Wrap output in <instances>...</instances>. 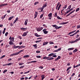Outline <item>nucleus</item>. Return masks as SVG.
Returning <instances> with one entry per match:
<instances>
[{"mask_svg": "<svg viewBox=\"0 0 80 80\" xmlns=\"http://www.w3.org/2000/svg\"><path fill=\"white\" fill-rule=\"evenodd\" d=\"M24 67H25L24 66H22L21 67H20L19 68H23Z\"/></svg>", "mask_w": 80, "mask_h": 80, "instance_id": "864d4df0", "label": "nucleus"}, {"mask_svg": "<svg viewBox=\"0 0 80 80\" xmlns=\"http://www.w3.org/2000/svg\"><path fill=\"white\" fill-rule=\"evenodd\" d=\"M42 77V80H43L44 78H45V75H42L41 76Z\"/></svg>", "mask_w": 80, "mask_h": 80, "instance_id": "4be33fe9", "label": "nucleus"}, {"mask_svg": "<svg viewBox=\"0 0 80 80\" xmlns=\"http://www.w3.org/2000/svg\"><path fill=\"white\" fill-rule=\"evenodd\" d=\"M21 47H22V48H25L26 47L24 46H20V47L19 48H18V49H20V48H22Z\"/></svg>", "mask_w": 80, "mask_h": 80, "instance_id": "aec40b11", "label": "nucleus"}, {"mask_svg": "<svg viewBox=\"0 0 80 80\" xmlns=\"http://www.w3.org/2000/svg\"><path fill=\"white\" fill-rule=\"evenodd\" d=\"M52 27H55L56 30H57V29H59V28H62V26H59L58 27L56 25H52Z\"/></svg>", "mask_w": 80, "mask_h": 80, "instance_id": "f257e3e1", "label": "nucleus"}, {"mask_svg": "<svg viewBox=\"0 0 80 80\" xmlns=\"http://www.w3.org/2000/svg\"><path fill=\"white\" fill-rule=\"evenodd\" d=\"M4 7V4H2L0 5V7Z\"/></svg>", "mask_w": 80, "mask_h": 80, "instance_id": "49530a36", "label": "nucleus"}, {"mask_svg": "<svg viewBox=\"0 0 80 80\" xmlns=\"http://www.w3.org/2000/svg\"><path fill=\"white\" fill-rule=\"evenodd\" d=\"M54 54H53V53H51L49 54L48 57H52V56H53Z\"/></svg>", "mask_w": 80, "mask_h": 80, "instance_id": "5701e85b", "label": "nucleus"}, {"mask_svg": "<svg viewBox=\"0 0 80 80\" xmlns=\"http://www.w3.org/2000/svg\"><path fill=\"white\" fill-rule=\"evenodd\" d=\"M43 27L38 28H37V31H38V32H40V31H41V30H43Z\"/></svg>", "mask_w": 80, "mask_h": 80, "instance_id": "f03ea898", "label": "nucleus"}, {"mask_svg": "<svg viewBox=\"0 0 80 80\" xmlns=\"http://www.w3.org/2000/svg\"><path fill=\"white\" fill-rule=\"evenodd\" d=\"M36 57H37L38 58H41L40 56H36Z\"/></svg>", "mask_w": 80, "mask_h": 80, "instance_id": "8fccbe9b", "label": "nucleus"}, {"mask_svg": "<svg viewBox=\"0 0 80 80\" xmlns=\"http://www.w3.org/2000/svg\"><path fill=\"white\" fill-rule=\"evenodd\" d=\"M23 51H24V49H23V50H20V51H19V52L20 53L22 52H23Z\"/></svg>", "mask_w": 80, "mask_h": 80, "instance_id": "3c124183", "label": "nucleus"}, {"mask_svg": "<svg viewBox=\"0 0 80 80\" xmlns=\"http://www.w3.org/2000/svg\"><path fill=\"white\" fill-rule=\"evenodd\" d=\"M79 10H80V8H78L76 10V12H78V11H79Z\"/></svg>", "mask_w": 80, "mask_h": 80, "instance_id": "6e6d98bb", "label": "nucleus"}, {"mask_svg": "<svg viewBox=\"0 0 80 80\" xmlns=\"http://www.w3.org/2000/svg\"><path fill=\"white\" fill-rule=\"evenodd\" d=\"M21 30H22V31H26L27 30H28V28H20Z\"/></svg>", "mask_w": 80, "mask_h": 80, "instance_id": "0eeeda50", "label": "nucleus"}, {"mask_svg": "<svg viewBox=\"0 0 80 80\" xmlns=\"http://www.w3.org/2000/svg\"><path fill=\"white\" fill-rule=\"evenodd\" d=\"M7 71H8V70L7 69H5L4 70V71L3 72V73H5V72H7Z\"/></svg>", "mask_w": 80, "mask_h": 80, "instance_id": "79ce46f5", "label": "nucleus"}, {"mask_svg": "<svg viewBox=\"0 0 80 80\" xmlns=\"http://www.w3.org/2000/svg\"><path fill=\"white\" fill-rule=\"evenodd\" d=\"M42 42V40H40L39 41H35V43H38V42Z\"/></svg>", "mask_w": 80, "mask_h": 80, "instance_id": "c03bdc74", "label": "nucleus"}, {"mask_svg": "<svg viewBox=\"0 0 80 80\" xmlns=\"http://www.w3.org/2000/svg\"><path fill=\"white\" fill-rule=\"evenodd\" d=\"M18 38L19 39H22V37L20 36H18Z\"/></svg>", "mask_w": 80, "mask_h": 80, "instance_id": "2f4dec72", "label": "nucleus"}, {"mask_svg": "<svg viewBox=\"0 0 80 80\" xmlns=\"http://www.w3.org/2000/svg\"><path fill=\"white\" fill-rule=\"evenodd\" d=\"M35 13L34 14L35 17H34V19H35V18H37V15H38V12L37 11H35Z\"/></svg>", "mask_w": 80, "mask_h": 80, "instance_id": "1a4fd4ad", "label": "nucleus"}, {"mask_svg": "<svg viewBox=\"0 0 80 80\" xmlns=\"http://www.w3.org/2000/svg\"><path fill=\"white\" fill-rule=\"evenodd\" d=\"M37 61H31V63H35L37 62Z\"/></svg>", "mask_w": 80, "mask_h": 80, "instance_id": "09e8293b", "label": "nucleus"}, {"mask_svg": "<svg viewBox=\"0 0 80 80\" xmlns=\"http://www.w3.org/2000/svg\"><path fill=\"white\" fill-rule=\"evenodd\" d=\"M77 51H78V49H76L73 51V53H75V52H76Z\"/></svg>", "mask_w": 80, "mask_h": 80, "instance_id": "393cba45", "label": "nucleus"}, {"mask_svg": "<svg viewBox=\"0 0 80 80\" xmlns=\"http://www.w3.org/2000/svg\"><path fill=\"white\" fill-rule=\"evenodd\" d=\"M8 34V32H6L5 34V35L7 37V35Z\"/></svg>", "mask_w": 80, "mask_h": 80, "instance_id": "bf43d9fd", "label": "nucleus"}, {"mask_svg": "<svg viewBox=\"0 0 80 80\" xmlns=\"http://www.w3.org/2000/svg\"><path fill=\"white\" fill-rule=\"evenodd\" d=\"M47 29H45L43 30V32L44 34H47V33H48V31H47Z\"/></svg>", "mask_w": 80, "mask_h": 80, "instance_id": "6e6552de", "label": "nucleus"}, {"mask_svg": "<svg viewBox=\"0 0 80 80\" xmlns=\"http://www.w3.org/2000/svg\"><path fill=\"white\" fill-rule=\"evenodd\" d=\"M75 10H72L70 13H69V14H68L66 16V17H68L69 15H71V14H72V13H73V12H75Z\"/></svg>", "mask_w": 80, "mask_h": 80, "instance_id": "7ed1b4c3", "label": "nucleus"}, {"mask_svg": "<svg viewBox=\"0 0 80 80\" xmlns=\"http://www.w3.org/2000/svg\"><path fill=\"white\" fill-rule=\"evenodd\" d=\"M77 27L78 29L80 28V25H78Z\"/></svg>", "mask_w": 80, "mask_h": 80, "instance_id": "338daca9", "label": "nucleus"}, {"mask_svg": "<svg viewBox=\"0 0 80 80\" xmlns=\"http://www.w3.org/2000/svg\"><path fill=\"white\" fill-rule=\"evenodd\" d=\"M57 18H58V19H59V20L62 19V18L58 16H57Z\"/></svg>", "mask_w": 80, "mask_h": 80, "instance_id": "cd10ccee", "label": "nucleus"}, {"mask_svg": "<svg viewBox=\"0 0 80 80\" xmlns=\"http://www.w3.org/2000/svg\"><path fill=\"white\" fill-rule=\"evenodd\" d=\"M5 30H6V28H4V30L2 32V33L3 34H5Z\"/></svg>", "mask_w": 80, "mask_h": 80, "instance_id": "bb28decb", "label": "nucleus"}, {"mask_svg": "<svg viewBox=\"0 0 80 80\" xmlns=\"http://www.w3.org/2000/svg\"><path fill=\"white\" fill-rule=\"evenodd\" d=\"M28 33V31L24 32L23 33V35H22V37H26V36H27V33Z\"/></svg>", "mask_w": 80, "mask_h": 80, "instance_id": "423d86ee", "label": "nucleus"}, {"mask_svg": "<svg viewBox=\"0 0 80 80\" xmlns=\"http://www.w3.org/2000/svg\"><path fill=\"white\" fill-rule=\"evenodd\" d=\"M47 7V5H44L43 6H42V7L44 8L45 7Z\"/></svg>", "mask_w": 80, "mask_h": 80, "instance_id": "4d7b16f0", "label": "nucleus"}, {"mask_svg": "<svg viewBox=\"0 0 80 80\" xmlns=\"http://www.w3.org/2000/svg\"><path fill=\"white\" fill-rule=\"evenodd\" d=\"M24 63H19V65H23Z\"/></svg>", "mask_w": 80, "mask_h": 80, "instance_id": "603ef678", "label": "nucleus"}, {"mask_svg": "<svg viewBox=\"0 0 80 80\" xmlns=\"http://www.w3.org/2000/svg\"><path fill=\"white\" fill-rule=\"evenodd\" d=\"M30 72V71H28L27 72H26L24 73V74H26L27 73H29Z\"/></svg>", "mask_w": 80, "mask_h": 80, "instance_id": "052dcab7", "label": "nucleus"}, {"mask_svg": "<svg viewBox=\"0 0 80 80\" xmlns=\"http://www.w3.org/2000/svg\"><path fill=\"white\" fill-rule=\"evenodd\" d=\"M68 22H62L61 23H59V25H65V24H67V23H68Z\"/></svg>", "mask_w": 80, "mask_h": 80, "instance_id": "9d476101", "label": "nucleus"}, {"mask_svg": "<svg viewBox=\"0 0 80 80\" xmlns=\"http://www.w3.org/2000/svg\"><path fill=\"white\" fill-rule=\"evenodd\" d=\"M49 58L48 57H47L46 56L43 57V59H48Z\"/></svg>", "mask_w": 80, "mask_h": 80, "instance_id": "c756f323", "label": "nucleus"}, {"mask_svg": "<svg viewBox=\"0 0 80 80\" xmlns=\"http://www.w3.org/2000/svg\"><path fill=\"white\" fill-rule=\"evenodd\" d=\"M36 52V53H40V52L39 51H37Z\"/></svg>", "mask_w": 80, "mask_h": 80, "instance_id": "774afa93", "label": "nucleus"}, {"mask_svg": "<svg viewBox=\"0 0 80 80\" xmlns=\"http://www.w3.org/2000/svg\"><path fill=\"white\" fill-rule=\"evenodd\" d=\"M73 50V48H70L68 49V50L70 51V50Z\"/></svg>", "mask_w": 80, "mask_h": 80, "instance_id": "7c9ffc66", "label": "nucleus"}, {"mask_svg": "<svg viewBox=\"0 0 80 80\" xmlns=\"http://www.w3.org/2000/svg\"><path fill=\"white\" fill-rule=\"evenodd\" d=\"M34 35L36 37H41V35H38L37 33H34Z\"/></svg>", "mask_w": 80, "mask_h": 80, "instance_id": "dca6fc26", "label": "nucleus"}, {"mask_svg": "<svg viewBox=\"0 0 80 80\" xmlns=\"http://www.w3.org/2000/svg\"><path fill=\"white\" fill-rule=\"evenodd\" d=\"M44 14V13H43V14H42L41 15L40 17V18H42V17H43Z\"/></svg>", "mask_w": 80, "mask_h": 80, "instance_id": "a18cd8bd", "label": "nucleus"}, {"mask_svg": "<svg viewBox=\"0 0 80 80\" xmlns=\"http://www.w3.org/2000/svg\"><path fill=\"white\" fill-rule=\"evenodd\" d=\"M67 5H66L64 6V7H63V8H64V9H65V8H67Z\"/></svg>", "mask_w": 80, "mask_h": 80, "instance_id": "c9c22d12", "label": "nucleus"}, {"mask_svg": "<svg viewBox=\"0 0 80 80\" xmlns=\"http://www.w3.org/2000/svg\"><path fill=\"white\" fill-rule=\"evenodd\" d=\"M60 58H61V57L60 56H58V57L55 60V61H57Z\"/></svg>", "mask_w": 80, "mask_h": 80, "instance_id": "f8f14e48", "label": "nucleus"}, {"mask_svg": "<svg viewBox=\"0 0 80 80\" xmlns=\"http://www.w3.org/2000/svg\"><path fill=\"white\" fill-rule=\"evenodd\" d=\"M20 54V52H19V51L17 53H15V54L16 55H18V54Z\"/></svg>", "mask_w": 80, "mask_h": 80, "instance_id": "de8ad7c7", "label": "nucleus"}, {"mask_svg": "<svg viewBox=\"0 0 80 80\" xmlns=\"http://www.w3.org/2000/svg\"><path fill=\"white\" fill-rule=\"evenodd\" d=\"M27 23H28V19H26L25 20L24 22L25 25H27Z\"/></svg>", "mask_w": 80, "mask_h": 80, "instance_id": "ddd939ff", "label": "nucleus"}, {"mask_svg": "<svg viewBox=\"0 0 80 80\" xmlns=\"http://www.w3.org/2000/svg\"><path fill=\"white\" fill-rule=\"evenodd\" d=\"M48 42H44L43 45H47V44H48Z\"/></svg>", "mask_w": 80, "mask_h": 80, "instance_id": "6ab92c4d", "label": "nucleus"}, {"mask_svg": "<svg viewBox=\"0 0 80 80\" xmlns=\"http://www.w3.org/2000/svg\"><path fill=\"white\" fill-rule=\"evenodd\" d=\"M48 18L50 19V20H51L52 19V13H50L48 15Z\"/></svg>", "mask_w": 80, "mask_h": 80, "instance_id": "20e7f679", "label": "nucleus"}, {"mask_svg": "<svg viewBox=\"0 0 80 80\" xmlns=\"http://www.w3.org/2000/svg\"><path fill=\"white\" fill-rule=\"evenodd\" d=\"M15 39V38L14 37H10L9 38V40H12V42H14V40Z\"/></svg>", "mask_w": 80, "mask_h": 80, "instance_id": "9b49d317", "label": "nucleus"}, {"mask_svg": "<svg viewBox=\"0 0 80 80\" xmlns=\"http://www.w3.org/2000/svg\"><path fill=\"white\" fill-rule=\"evenodd\" d=\"M54 59V58L53 57H49L48 59H47V60H53Z\"/></svg>", "mask_w": 80, "mask_h": 80, "instance_id": "4468645a", "label": "nucleus"}, {"mask_svg": "<svg viewBox=\"0 0 80 80\" xmlns=\"http://www.w3.org/2000/svg\"><path fill=\"white\" fill-rule=\"evenodd\" d=\"M39 3V2H36L34 3V5H37V4H38Z\"/></svg>", "mask_w": 80, "mask_h": 80, "instance_id": "37998d69", "label": "nucleus"}, {"mask_svg": "<svg viewBox=\"0 0 80 80\" xmlns=\"http://www.w3.org/2000/svg\"><path fill=\"white\" fill-rule=\"evenodd\" d=\"M74 33V32H73V31L71 32H69L68 34V35H70V34H72V33Z\"/></svg>", "mask_w": 80, "mask_h": 80, "instance_id": "a19ab883", "label": "nucleus"}, {"mask_svg": "<svg viewBox=\"0 0 80 80\" xmlns=\"http://www.w3.org/2000/svg\"><path fill=\"white\" fill-rule=\"evenodd\" d=\"M39 68H40L41 69H43V67L42 66H40L39 67Z\"/></svg>", "mask_w": 80, "mask_h": 80, "instance_id": "13d9d810", "label": "nucleus"}, {"mask_svg": "<svg viewBox=\"0 0 80 80\" xmlns=\"http://www.w3.org/2000/svg\"><path fill=\"white\" fill-rule=\"evenodd\" d=\"M53 55L52 56V57H55V58H57V55H56V54H57L56 53H53Z\"/></svg>", "mask_w": 80, "mask_h": 80, "instance_id": "b1692460", "label": "nucleus"}, {"mask_svg": "<svg viewBox=\"0 0 80 80\" xmlns=\"http://www.w3.org/2000/svg\"><path fill=\"white\" fill-rule=\"evenodd\" d=\"M6 15H7V14H5L4 16L3 17H2L1 18L2 19V20H3L4 18H5V17H6Z\"/></svg>", "mask_w": 80, "mask_h": 80, "instance_id": "a878e982", "label": "nucleus"}, {"mask_svg": "<svg viewBox=\"0 0 80 80\" xmlns=\"http://www.w3.org/2000/svg\"><path fill=\"white\" fill-rule=\"evenodd\" d=\"M14 16H12L11 17H10L9 18H8V20H9L10 21V20H12V18H14Z\"/></svg>", "mask_w": 80, "mask_h": 80, "instance_id": "412c9836", "label": "nucleus"}, {"mask_svg": "<svg viewBox=\"0 0 80 80\" xmlns=\"http://www.w3.org/2000/svg\"><path fill=\"white\" fill-rule=\"evenodd\" d=\"M80 38H78L77 39H76L75 40V42H78V41L80 40Z\"/></svg>", "mask_w": 80, "mask_h": 80, "instance_id": "ea45409f", "label": "nucleus"}, {"mask_svg": "<svg viewBox=\"0 0 80 80\" xmlns=\"http://www.w3.org/2000/svg\"><path fill=\"white\" fill-rule=\"evenodd\" d=\"M33 47H34L35 48H37V44H34V45H33Z\"/></svg>", "mask_w": 80, "mask_h": 80, "instance_id": "72a5a7b5", "label": "nucleus"}, {"mask_svg": "<svg viewBox=\"0 0 80 80\" xmlns=\"http://www.w3.org/2000/svg\"><path fill=\"white\" fill-rule=\"evenodd\" d=\"M72 68V67H69L68 68H67V71H68V70H69L70 69H71Z\"/></svg>", "mask_w": 80, "mask_h": 80, "instance_id": "c85d7f7f", "label": "nucleus"}, {"mask_svg": "<svg viewBox=\"0 0 80 80\" xmlns=\"http://www.w3.org/2000/svg\"><path fill=\"white\" fill-rule=\"evenodd\" d=\"M60 2H58V3L57 5L56 6L57 8H58V5H60Z\"/></svg>", "mask_w": 80, "mask_h": 80, "instance_id": "e433bc0d", "label": "nucleus"}, {"mask_svg": "<svg viewBox=\"0 0 80 80\" xmlns=\"http://www.w3.org/2000/svg\"><path fill=\"white\" fill-rule=\"evenodd\" d=\"M75 75V74L74 73L72 74V75L71 76V77H72L74 76V75Z\"/></svg>", "mask_w": 80, "mask_h": 80, "instance_id": "0e129e2a", "label": "nucleus"}, {"mask_svg": "<svg viewBox=\"0 0 80 80\" xmlns=\"http://www.w3.org/2000/svg\"><path fill=\"white\" fill-rule=\"evenodd\" d=\"M5 57V55H4L2 56V57H1L0 58L1 59H2V58H3L4 57Z\"/></svg>", "mask_w": 80, "mask_h": 80, "instance_id": "5fc2aeb1", "label": "nucleus"}, {"mask_svg": "<svg viewBox=\"0 0 80 80\" xmlns=\"http://www.w3.org/2000/svg\"><path fill=\"white\" fill-rule=\"evenodd\" d=\"M57 12H56L55 15H54V17H57Z\"/></svg>", "mask_w": 80, "mask_h": 80, "instance_id": "58836bf2", "label": "nucleus"}, {"mask_svg": "<svg viewBox=\"0 0 80 80\" xmlns=\"http://www.w3.org/2000/svg\"><path fill=\"white\" fill-rule=\"evenodd\" d=\"M62 50V48H60L59 49L55 50L53 51V52L54 53H55V52H58V51H60V50Z\"/></svg>", "mask_w": 80, "mask_h": 80, "instance_id": "39448f33", "label": "nucleus"}, {"mask_svg": "<svg viewBox=\"0 0 80 80\" xmlns=\"http://www.w3.org/2000/svg\"><path fill=\"white\" fill-rule=\"evenodd\" d=\"M28 57H30V55H25L23 56V58H28Z\"/></svg>", "mask_w": 80, "mask_h": 80, "instance_id": "a211bd4d", "label": "nucleus"}, {"mask_svg": "<svg viewBox=\"0 0 80 80\" xmlns=\"http://www.w3.org/2000/svg\"><path fill=\"white\" fill-rule=\"evenodd\" d=\"M71 7H72V6H71V5H70L68 6V8L67 9V10H69V9H70V8H71Z\"/></svg>", "mask_w": 80, "mask_h": 80, "instance_id": "4c0bfd02", "label": "nucleus"}, {"mask_svg": "<svg viewBox=\"0 0 80 80\" xmlns=\"http://www.w3.org/2000/svg\"><path fill=\"white\" fill-rule=\"evenodd\" d=\"M75 41H72V42H70V43H75Z\"/></svg>", "mask_w": 80, "mask_h": 80, "instance_id": "e2e57ef3", "label": "nucleus"}, {"mask_svg": "<svg viewBox=\"0 0 80 80\" xmlns=\"http://www.w3.org/2000/svg\"><path fill=\"white\" fill-rule=\"evenodd\" d=\"M12 42L13 41H12V40H10L9 42V44H10V45H14V43H13V42Z\"/></svg>", "mask_w": 80, "mask_h": 80, "instance_id": "2eb2a0df", "label": "nucleus"}, {"mask_svg": "<svg viewBox=\"0 0 80 80\" xmlns=\"http://www.w3.org/2000/svg\"><path fill=\"white\" fill-rule=\"evenodd\" d=\"M14 55H15V53H14L11 54V55H10V57H12V56H14Z\"/></svg>", "mask_w": 80, "mask_h": 80, "instance_id": "473e14b6", "label": "nucleus"}, {"mask_svg": "<svg viewBox=\"0 0 80 80\" xmlns=\"http://www.w3.org/2000/svg\"><path fill=\"white\" fill-rule=\"evenodd\" d=\"M9 45H6L5 46V47L6 48H8V47H9Z\"/></svg>", "mask_w": 80, "mask_h": 80, "instance_id": "69168bd1", "label": "nucleus"}, {"mask_svg": "<svg viewBox=\"0 0 80 80\" xmlns=\"http://www.w3.org/2000/svg\"><path fill=\"white\" fill-rule=\"evenodd\" d=\"M76 16V15H73L71 17V18H73V17Z\"/></svg>", "mask_w": 80, "mask_h": 80, "instance_id": "680f3d73", "label": "nucleus"}, {"mask_svg": "<svg viewBox=\"0 0 80 80\" xmlns=\"http://www.w3.org/2000/svg\"><path fill=\"white\" fill-rule=\"evenodd\" d=\"M14 48H20V46H15V45H14Z\"/></svg>", "mask_w": 80, "mask_h": 80, "instance_id": "f3484780", "label": "nucleus"}, {"mask_svg": "<svg viewBox=\"0 0 80 80\" xmlns=\"http://www.w3.org/2000/svg\"><path fill=\"white\" fill-rule=\"evenodd\" d=\"M7 65L9 66L10 65H12V62H10L8 64H7Z\"/></svg>", "mask_w": 80, "mask_h": 80, "instance_id": "f704fd0d", "label": "nucleus"}]
</instances>
